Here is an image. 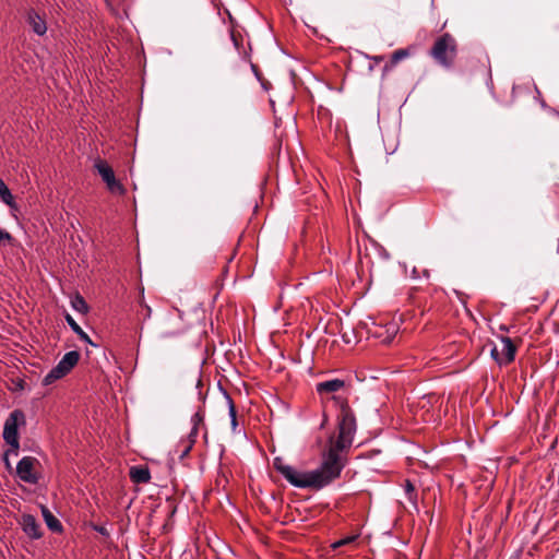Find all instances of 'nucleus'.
Returning a JSON list of instances; mask_svg holds the SVG:
<instances>
[{"instance_id": "30", "label": "nucleus", "mask_w": 559, "mask_h": 559, "mask_svg": "<svg viewBox=\"0 0 559 559\" xmlns=\"http://www.w3.org/2000/svg\"><path fill=\"white\" fill-rule=\"evenodd\" d=\"M231 39H233L236 48L238 49L239 48V39H238V37L236 36L235 33L231 34Z\"/></svg>"}, {"instance_id": "35", "label": "nucleus", "mask_w": 559, "mask_h": 559, "mask_svg": "<svg viewBox=\"0 0 559 559\" xmlns=\"http://www.w3.org/2000/svg\"><path fill=\"white\" fill-rule=\"evenodd\" d=\"M374 60H376L377 62H380V61H382V60H383V57H377V58H374Z\"/></svg>"}, {"instance_id": "33", "label": "nucleus", "mask_w": 559, "mask_h": 559, "mask_svg": "<svg viewBox=\"0 0 559 559\" xmlns=\"http://www.w3.org/2000/svg\"><path fill=\"white\" fill-rule=\"evenodd\" d=\"M395 332H396V330H395V329H393V331H392V335H394V334H395ZM392 337H393V336H389V337H386L384 341H385V342H388V343H390V342H391V340H392Z\"/></svg>"}, {"instance_id": "36", "label": "nucleus", "mask_w": 559, "mask_h": 559, "mask_svg": "<svg viewBox=\"0 0 559 559\" xmlns=\"http://www.w3.org/2000/svg\"><path fill=\"white\" fill-rule=\"evenodd\" d=\"M500 329H501L502 331H508V328H506L504 325H501V326H500Z\"/></svg>"}, {"instance_id": "17", "label": "nucleus", "mask_w": 559, "mask_h": 559, "mask_svg": "<svg viewBox=\"0 0 559 559\" xmlns=\"http://www.w3.org/2000/svg\"><path fill=\"white\" fill-rule=\"evenodd\" d=\"M66 321L68 322V324L71 326V329L73 330V332H75L79 337L85 342H87L88 344L93 345V346H96V344H94L91 338L88 337V335L81 329V326L76 323V321L70 316V314H67L66 316Z\"/></svg>"}, {"instance_id": "24", "label": "nucleus", "mask_w": 559, "mask_h": 559, "mask_svg": "<svg viewBox=\"0 0 559 559\" xmlns=\"http://www.w3.org/2000/svg\"><path fill=\"white\" fill-rule=\"evenodd\" d=\"M181 333H182V331H180V330H165L162 332L160 336L163 338H169V337L178 336Z\"/></svg>"}, {"instance_id": "2", "label": "nucleus", "mask_w": 559, "mask_h": 559, "mask_svg": "<svg viewBox=\"0 0 559 559\" xmlns=\"http://www.w3.org/2000/svg\"><path fill=\"white\" fill-rule=\"evenodd\" d=\"M456 51L455 38L451 34L445 33L435 41L430 53L440 66L450 68L454 62Z\"/></svg>"}, {"instance_id": "29", "label": "nucleus", "mask_w": 559, "mask_h": 559, "mask_svg": "<svg viewBox=\"0 0 559 559\" xmlns=\"http://www.w3.org/2000/svg\"><path fill=\"white\" fill-rule=\"evenodd\" d=\"M350 540H352V538L342 539V540H340V542L335 543V544L333 545V547H334V548H337V547H340V546H343V545H345V544L349 543Z\"/></svg>"}, {"instance_id": "31", "label": "nucleus", "mask_w": 559, "mask_h": 559, "mask_svg": "<svg viewBox=\"0 0 559 559\" xmlns=\"http://www.w3.org/2000/svg\"><path fill=\"white\" fill-rule=\"evenodd\" d=\"M3 461H4V465H5V467H7L8 469H11V468H12V466H11V463H10V461H9V456L3 455Z\"/></svg>"}, {"instance_id": "11", "label": "nucleus", "mask_w": 559, "mask_h": 559, "mask_svg": "<svg viewBox=\"0 0 559 559\" xmlns=\"http://www.w3.org/2000/svg\"><path fill=\"white\" fill-rule=\"evenodd\" d=\"M23 531L32 538H40L41 532L40 526L37 523L36 519L31 514H24L22 516Z\"/></svg>"}, {"instance_id": "28", "label": "nucleus", "mask_w": 559, "mask_h": 559, "mask_svg": "<svg viewBox=\"0 0 559 559\" xmlns=\"http://www.w3.org/2000/svg\"><path fill=\"white\" fill-rule=\"evenodd\" d=\"M95 531L98 532L102 535H108V531L105 526H95Z\"/></svg>"}, {"instance_id": "32", "label": "nucleus", "mask_w": 559, "mask_h": 559, "mask_svg": "<svg viewBox=\"0 0 559 559\" xmlns=\"http://www.w3.org/2000/svg\"><path fill=\"white\" fill-rule=\"evenodd\" d=\"M342 338H343V341H344L345 343H347V344H348V343H350V337H349L346 333H344V334L342 335Z\"/></svg>"}, {"instance_id": "5", "label": "nucleus", "mask_w": 559, "mask_h": 559, "mask_svg": "<svg viewBox=\"0 0 559 559\" xmlns=\"http://www.w3.org/2000/svg\"><path fill=\"white\" fill-rule=\"evenodd\" d=\"M25 414L21 409H14L10 413L3 426V439L9 445H16L19 439V426L25 425Z\"/></svg>"}, {"instance_id": "22", "label": "nucleus", "mask_w": 559, "mask_h": 559, "mask_svg": "<svg viewBox=\"0 0 559 559\" xmlns=\"http://www.w3.org/2000/svg\"><path fill=\"white\" fill-rule=\"evenodd\" d=\"M13 242V237L10 233L0 228V245H11Z\"/></svg>"}, {"instance_id": "25", "label": "nucleus", "mask_w": 559, "mask_h": 559, "mask_svg": "<svg viewBox=\"0 0 559 559\" xmlns=\"http://www.w3.org/2000/svg\"><path fill=\"white\" fill-rule=\"evenodd\" d=\"M490 355L499 365L504 364L501 354L496 346H493L492 349L490 350Z\"/></svg>"}, {"instance_id": "18", "label": "nucleus", "mask_w": 559, "mask_h": 559, "mask_svg": "<svg viewBox=\"0 0 559 559\" xmlns=\"http://www.w3.org/2000/svg\"><path fill=\"white\" fill-rule=\"evenodd\" d=\"M408 56V52L406 49H397L392 53L391 60L389 63H386L383 68V71L386 72L391 68H393L399 61L406 58Z\"/></svg>"}, {"instance_id": "19", "label": "nucleus", "mask_w": 559, "mask_h": 559, "mask_svg": "<svg viewBox=\"0 0 559 559\" xmlns=\"http://www.w3.org/2000/svg\"><path fill=\"white\" fill-rule=\"evenodd\" d=\"M227 402H228V408H229L231 430H233V432H236V429L238 426L236 406H235L234 401L229 396H227Z\"/></svg>"}, {"instance_id": "8", "label": "nucleus", "mask_w": 559, "mask_h": 559, "mask_svg": "<svg viewBox=\"0 0 559 559\" xmlns=\"http://www.w3.org/2000/svg\"><path fill=\"white\" fill-rule=\"evenodd\" d=\"M95 167L111 192H124L123 186L116 179L112 168L104 160H97Z\"/></svg>"}, {"instance_id": "1", "label": "nucleus", "mask_w": 559, "mask_h": 559, "mask_svg": "<svg viewBox=\"0 0 559 559\" xmlns=\"http://www.w3.org/2000/svg\"><path fill=\"white\" fill-rule=\"evenodd\" d=\"M345 455L325 451L322 456V464L319 468L305 472L304 488L319 490L340 477L345 466Z\"/></svg>"}, {"instance_id": "3", "label": "nucleus", "mask_w": 559, "mask_h": 559, "mask_svg": "<svg viewBox=\"0 0 559 559\" xmlns=\"http://www.w3.org/2000/svg\"><path fill=\"white\" fill-rule=\"evenodd\" d=\"M80 353L78 350L68 352L58 365L52 368L43 379V385H50L55 381L67 376L79 362Z\"/></svg>"}, {"instance_id": "13", "label": "nucleus", "mask_w": 559, "mask_h": 559, "mask_svg": "<svg viewBox=\"0 0 559 559\" xmlns=\"http://www.w3.org/2000/svg\"><path fill=\"white\" fill-rule=\"evenodd\" d=\"M502 348L501 356L504 365L510 364L514 360L516 354V346L510 337L502 336L501 337Z\"/></svg>"}, {"instance_id": "23", "label": "nucleus", "mask_w": 559, "mask_h": 559, "mask_svg": "<svg viewBox=\"0 0 559 559\" xmlns=\"http://www.w3.org/2000/svg\"><path fill=\"white\" fill-rule=\"evenodd\" d=\"M405 491H406V495L408 496V499L411 501H413L416 498L415 487L413 486V484L411 481L406 483Z\"/></svg>"}, {"instance_id": "9", "label": "nucleus", "mask_w": 559, "mask_h": 559, "mask_svg": "<svg viewBox=\"0 0 559 559\" xmlns=\"http://www.w3.org/2000/svg\"><path fill=\"white\" fill-rule=\"evenodd\" d=\"M352 442L353 438L338 433L336 440H334L333 437L330 438V445L328 451L334 452L338 455H345L344 453L350 448Z\"/></svg>"}, {"instance_id": "6", "label": "nucleus", "mask_w": 559, "mask_h": 559, "mask_svg": "<svg viewBox=\"0 0 559 559\" xmlns=\"http://www.w3.org/2000/svg\"><path fill=\"white\" fill-rule=\"evenodd\" d=\"M39 465V461L34 456L22 457L16 465L17 477L28 484L36 485L39 481V476L35 472V466Z\"/></svg>"}, {"instance_id": "34", "label": "nucleus", "mask_w": 559, "mask_h": 559, "mask_svg": "<svg viewBox=\"0 0 559 559\" xmlns=\"http://www.w3.org/2000/svg\"><path fill=\"white\" fill-rule=\"evenodd\" d=\"M252 70L254 71L255 75L259 78L258 68L257 66L252 64Z\"/></svg>"}, {"instance_id": "20", "label": "nucleus", "mask_w": 559, "mask_h": 559, "mask_svg": "<svg viewBox=\"0 0 559 559\" xmlns=\"http://www.w3.org/2000/svg\"><path fill=\"white\" fill-rule=\"evenodd\" d=\"M72 307L79 311V312H82V313H85L87 310H88V306L86 304V301L84 300V298L80 295H76L72 301Z\"/></svg>"}, {"instance_id": "26", "label": "nucleus", "mask_w": 559, "mask_h": 559, "mask_svg": "<svg viewBox=\"0 0 559 559\" xmlns=\"http://www.w3.org/2000/svg\"><path fill=\"white\" fill-rule=\"evenodd\" d=\"M19 449H20V441L17 440V443L16 445H10V449L8 451H5L4 455L5 456H10V455H14V456H17L19 455Z\"/></svg>"}, {"instance_id": "12", "label": "nucleus", "mask_w": 559, "mask_h": 559, "mask_svg": "<svg viewBox=\"0 0 559 559\" xmlns=\"http://www.w3.org/2000/svg\"><path fill=\"white\" fill-rule=\"evenodd\" d=\"M27 21L34 33H36L37 35H44L46 33V22L34 9L28 10Z\"/></svg>"}, {"instance_id": "10", "label": "nucleus", "mask_w": 559, "mask_h": 559, "mask_svg": "<svg viewBox=\"0 0 559 559\" xmlns=\"http://www.w3.org/2000/svg\"><path fill=\"white\" fill-rule=\"evenodd\" d=\"M345 386V381L341 379H331L317 383L316 390L320 395L335 393Z\"/></svg>"}, {"instance_id": "27", "label": "nucleus", "mask_w": 559, "mask_h": 559, "mask_svg": "<svg viewBox=\"0 0 559 559\" xmlns=\"http://www.w3.org/2000/svg\"><path fill=\"white\" fill-rule=\"evenodd\" d=\"M141 305H142L143 310H144V313H143V318H144V320L150 319V318H151V314H152V309H151V307H150L148 305H146V304L144 302V300H141Z\"/></svg>"}, {"instance_id": "14", "label": "nucleus", "mask_w": 559, "mask_h": 559, "mask_svg": "<svg viewBox=\"0 0 559 559\" xmlns=\"http://www.w3.org/2000/svg\"><path fill=\"white\" fill-rule=\"evenodd\" d=\"M129 475L134 484H146L151 479L150 471L145 466H132Z\"/></svg>"}, {"instance_id": "4", "label": "nucleus", "mask_w": 559, "mask_h": 559, "mask_svg": "<svg viewBox=\"0 0 559 559\" xmlns=\"http://www.w3.org/2000/svg\"><path fill=\"white\" fill-rule=\"evenodd\" d=\"M333 400L340 404L341 408L338 433L353 438L356 430V419L348 405V401L341 396H333Z\"/></svg>"}, {"instance_id": "15", "label": "nucleus", "mask_w": 559, "mask_h": 559, "mask_svg": "<svg viewBox=\"0 0 559 559\" xmlns=\"http://www.w3.org/2000/svg\"><path fill=\"white\" fill-rule=\"evenodd\" d=\"M41 515L50 531L55 533H60L62 531V524L60 523V521L45 506H41Z\"/></svg>"}, {"instance_id": "21", "label": "nucleus", "mask_w": 559, "mask_h": 559, "mask_svg": "<svg viewBox=\"0 0 559 559\" xmlns=\"http://www.w3.org/2000/svg\"><path fill=\"white\" fill-rule=\"evenodd\" d=\"M203 420H204V415L202 412H197L192 418H191V423L193 425L192 427V430H191V436H194L198 433V427L199 425L203 424Z\"/></svg>"}, {"instance_id": "7", "label": "nucleus", "mask_w": 559, "mask_h": 559, "mask_svg": "<svg viewBox=\"0 0 559 559\" xmlns=\"http://www.w3.org/2000/svg\"><path fill=\"white\" fill-rule=\"evenodd\" d=\"M273 467L281 473L290 485L297 488H304L305 472H298L290 465L285 464L281 457L273 460Z\"/></svg>"}, {"instance_id": "16", "label": "nucleus", "mask_w": 559, "mask_h": 559, "mask_svg": "<svg viewBox=\"0 0 559 559\" xmlns=\"http://www.w3.org/2000/svg\"><path fill=\"white\" fill-rule=\"evenodd\" d=\"M0 200L3 203H5L7 205H9L11 209L16 207V203L14 201V198H13L10 189L8 188V186L1 178H0Z\"/></svg>"}]
</instances>
